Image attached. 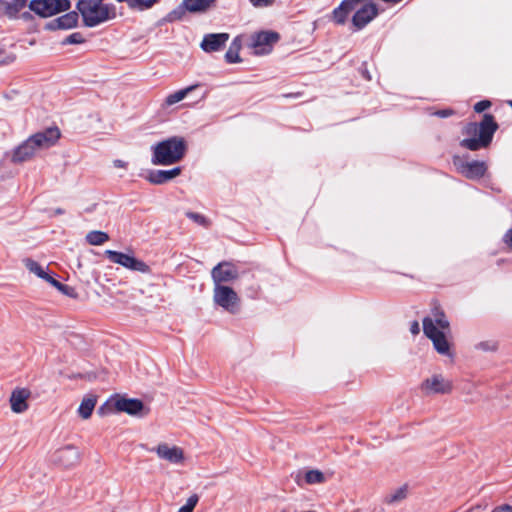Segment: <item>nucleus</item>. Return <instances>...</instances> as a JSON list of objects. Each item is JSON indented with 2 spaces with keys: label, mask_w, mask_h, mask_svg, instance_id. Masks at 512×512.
<instances>
[{
  "label": "nucleus",
  "mask_w": 512,
  "mask_h": 512,
  "mask_svg": "<svg viewBox=\"0 0 512 512\" xmlns=\"http://www.w3.org/2000/svg\"><path fill=\"white\" fill-rule=\"evenodd\" d=\"M102 0H79L77 9L86 26L94 27L110 18L109 9L101 4Z\"/></svg>",
  "instance_id": "obj_4"
},
{
  "label": "nucleus",
  "mask_w": 512,
  "mask_h": 512,
  "mask_svg": "<svg viewBox=\"0 0 512 512\" xmlns=\"http://www.w3.org/2000/svg\"><path fill=\"white\" fill-rule=\"evenodd\" d=\"M186 216L203 227H208L210 225V221L199 213L189 211L186 212Z\"/></svg>",
  "instance_id": "obj_34"
},
{
  "label": "nucleus",
  "mask_w": 512,
  "mask_h": 512,
  "mask_svg": "<svg viewBox=\"0 0 512 512\" xmlns=\"http://www.w3.org/2000/svg\"><path fill=\"white\" fill-rule=\"evenodd\" d=\"M408 494V487L406 485L397 488L386 498V502L389 504L397 503L404 500Z\"/></svg>",
  "instance_id": "obj_32"
},
{
  "label": "nucleus",
  "mask_w": 512,
  "mask_h": 512,
  "mask_svg": "<svg viewBox=\"0 0 512 512\" xmlns=\"http://www.w3.org/2000/svg\"><path fill=\"white\" fill-rule=\"evenodd\" d=\"M113 165L116 167V168H126L127 167V163L123 160H120V159H116L113 161Z\"/></svg>",
  "instance_id": "obj_48"
},
{
  "label": "nucleus",
  "mask_w": 512,
  "mask_h": 512,
  "mask_svg": "<svg viewBox=\"0 0 512 512\" xmlns=\"http://www.w3.org/2000/svg\"><path fill=\"white\" fill-rule=\"evenodd\" d=\"M186 152L187 142L184 138L170 137L153 147L152 163L155 165H172L179 162Z\"/></svg>",
  "instance_id": "obj_2"
},
{
  "label": "nucleus",
  "mask_w": 512,
  "mask_h": 512,
  "mask_svg": "<svg viewBox=\"0 0 512 512\" xmlns=\"http://www.w3.org/2000/svg\"><path fill=\"white\" fill-rule=\"evenodd\" d=\"M216 0H183V7L191 13H204L214 7Z\"/></svg>",
  "instance_id": "obj_23"
},
{
  "label": "nucleus",
  "mask_w": 512,
  "mask_h": 512,
  "mask_svg": "<svg viewBox=\"0 0 512 512\" xmlns=\"http://www.w3.org/2000/svg\"><path fill=\"white\" fill-rule=\"evenodd\" d=\"M229 39L228 33L207 34L201 42V48L205 52L219 51Z\"/></svg>",
  "instance_id": "obj_19"
},
{
  "label": "nucleus",
  "mask_w": 512,
  "mask_h": 512,
  "mask_svg": "<svg viewBox=\"0 0 512 512\" xmlns=\"http://www.w3.org/2000/svg\"><path fill=\"white\" fill-rule=\"evenodd\" d=\"M362 3L363 5L360 8L356 9L352 17V24L355 27V30L363 29L379 14L377 4L369 0L364 1Z\"/></svg>",
  "instance_id": "obj_14"
},
{
  "label": "nucleus",
  "mask_w": 512,
  "mask_h": 512,
  "mask_svg": "<svg viewBox=\"0 0 512 512\" xmlns=\"http://www.w3.org/2000/svg\"><path fill=\"white\" fill-rule=\"evenodd\" d=\"M83 42H84V38H83L82 34L79 32L70 34L65 40V43H68V44H81Z\"/></svg>",
  "instance_id": "obj_38"
},
{
  "label": "nucleus",
  "mask_w": 512,
  "mask_h": 512,
  "mask_svg": "<svg viewBox=\"0 0 512 512\" xmlns=\"http://www.w3.org/2000/svg\"><path fill=\"white\" fill-rule=\"evenodd\" d=\"M27 5V0H0V14L16 19L19 12Z\"/></svg>",
  "instance_id": "obj_22"
},
{
  "label": "nucleus",
  "mask_w": 512,
  "mask_h": 512,
  "mask_svg": "<svg viewBox=\"0 0 512 512\" xmlns=\"http://www.w3.org/2000/svg\"><path fill=\"white\" fill-rule=\"evenodd\" d=\"M499 125L492 114H484L480 122H469L462 134L466 138L460 141V146L470 151L486 149L490 146Z\"/></svg>",
  "instance_id": "obj_1"
},
{
  "label": "nucleus",
  "mask_w": 512,
  "mask_h": 512,
  "mask_svg": "<svg viewBox=\"0 0 512 512\" xmlns=\"http://www.w3.org/2000/svg\"><path fill=\"white\" fill-rule=\"evenodd\" d=\"M433 315H434V324L435 326L441 328V331H449L450 324L447 320L445 313L440 308L433 309Z\"/></svg>",
  "instance_id": "obj_30"
},
{
  "label": "nucleus",
  "mask_w": 512,
  "mask_h": 512,
  "mask_svg": "<svg viewBox=\"0 0 512 512\" xmlns=\"http://www.w3.org/2000/svg\"><path fill=\"white\" fill-rule=\"evenodd\" d=\"M214 285L233 282L239 277L238 267L231 261H222L211 270Z\"/></svg>",
  "instance_id": "obj_12"
},
{
  "label": "nucleus",
  "mask_w": 512,
  "mask_h": 512,
  "mask_svg": "<svg viewBox=\"0 0 512 512\" xmlns=\"http://www.w3.org/2000/svg\"><path fill=\"white\" fill-rule=\"evenodd\" d=\"M185 11L187 10L183 7V5H181L177 9H174L168 13L167 20L169 22L181 20L185 14Z\"/></svg>",
  "instance_id": "obj_36"
},
{
  "label": "nucleus",
  "mask_w": 512,
  "mask_h": 512,
  "mask_svg": "<svg viewBox=\"0 0 512 512\" xmlns=\"http://www.w3.org/2000/svg\"><path fill=\"white\" fill-rule=\"evenodd\" d=\"M444 381V379L442 378V376L440 375H435L433 376L432 378L430 379H426L425 383L424 384H433V385H436V384H442Z\"/></svg>",
  "instance_id": "obj_44"
},
{
  "label": "nucleus",
  "mask_w": 512,
  "mask_h": 512,
  "mask_svg": "<svg viewBox=\"0 0 512 512\" xmlns=\"http://www.w3.org/2000/svg\"><path fill=\"white\" fill-rule=\"evenodd\" d=\"M199 500L198 495L193 494L191 495L187 501L186 504L179 508L178 512H193L195 506L197 505Z\"/></svg>",
  "instance_id": "obj_35"
},
{
  "label": "nucleus",
  "mask_w": 512,
  "mask_h": 512,
  "mask_svg": "<svg viewBox=\"0 0 512 512\" xmlns=\"http://www.w3.org/2000/svg\"><path fill=\"white\" fill-rule=\"evenodd\" d=\"M410 332L413 334V335H418L419 332H420V326H419V323L418 321H413L410 325Z\"/></svg>",
  "instance_id": "obj_46"
},
{
  "label": "nucleus",
  "mask_w": 512,
  "mask_h": 512,
  "mask_svg": "<svg viewBox=\"0 0 512 512\" xmlns=\"http://www.w3.org/2000/svg\"><path fill=\"white\" fill-rule=\"evenodd\" d=\"M181 171L180 167L171 170H153L149 172L147 180L154 185L164 184L179 176Z\"/></svg>",
  "instance_id": "obj_21"
},
{
  "label": "nucleus",
  "mask_w": 512,
  "mask_h": 512,
  "mask_svg": "<svg viewBox=\"0 0 512 512\" xmlns=\"http://www.w3.org/2000/svg\"><path fill=\"white\" fill-rule=\"evenodd\" d=\"M109 240V235L106 232L93 230L87 233L86 241L93 246H99Z\"/></svg>",
  "instance_id": "obj_28"
},
{
  "label": "nucleus",
  "mask_w": 512,
  "mask_h": 512,
  "mask_svg": "<svg viewBox=\"0 0 512 512\" xmlns=\"http://www.w3.org/2000/svg\"><path fill=\"white\" fill-rule=\"evenodd\" d=\"M58 291H60L62 294L66 295L68 297H71V298H76L78 296L74 287L63 284V283H61Z\"/></svg>",
  "instance_id": "obj_37"
},
{
  "label": "nucleus",
  "mask_w": 512,
  "mask_h": 512,
  "mask_svg": "<svg viewBox=\"0 0 512 512\" xmlns=\"http://www.w3.org/2000/svg\"><path fill=\"white\" fill-rule=\"evenodd\" d=\"M423 332L432 341L435 350L439 354L452 356L450 343L445 335V331L439 330L432 318L425 317L423 319Z\"/></svg>",
  "instance_id": "obj_6"
},
{
  "label": "nucleus",
  "mask_w": 512,
  "mask_h": 512,
  "mask_svg": "<svg viewBox=\"0 0 512 512\" xmlns=\"http://www.w3.org/2000/svg\"><path fill=\"white\" fill-rule=\"evenodd\" d=\"M200 85L199 84H194V85H191V86H188L184 89H181V90H178L174 93H171L169 94L165 100H164V104L163 106L165 107H169V106H172L178 102H180L181 100H183L191 91L195 90L196 88H198Z\"/></svg>",
  "instance_id": "obj_24"
},
{
  "label": "nucleus",
  "mask_w": 512,
  "mask_h": 512,
  "mask_svg": "<svg viewBox=\"0 0 512 512\" xmlns=\"http://www.w3.org/2000/svg\"><path fill=\"white\" fill-rule=\"evenodd\" d=\"M29 9L41 18L52 17L71 8L69 0H31Z\"/></svg>",
  "instance_id": "obj_5"
},
{
  "label": "nucleus",
  "mask_w": 512,
  "mask_h": 512,
  "mask_svg": "<svg viewBox=\"0 0 512 512\" xmlns=\"http://www.w3.org/2000/svg\"><path fill=\"white\" fill-rule=\"evenodd\" d=\"M42 279L45 280L46 282H48L49 284H51L57 290L59 289V287L61 285L60 281L56 280L55 278L50 276L48 273H47V276L44 275V277Z\"/></svg>",
  "instance_id": "obj_43"
},
{
  "label": "nucleus",
  "mask_w": 512,
  "mask_h": 512,
  "mask_svg": "<svg viewBox=\"0 0 512 512\" xmlns=\"http://www.w3.org/2000/svg\"><path fill=\"white\" fill-rule=\"evenodd\" d=\"M213 301L224 310L234 314L239 309L240 298L229 286L214 285Z\"/></svg>",
  "instance_id": "obj_7"
},
{
  "label": "nucleus",
  "mask_w": 512,
  "mask_h": 512,
  "mask_svg": "<svg viewBox=\"0 0 512 512\" xmlns=\"http://www.w3.org/2000/svg\"><path fill=\"white\" fill-rule=\"evenodd\" d=\"M151 451L155 452L160 460L173 465H182L185 462L184 450L177 445L160 442Z\"/></svg>",
  "instance_id": "obj_11"
},
{
  "label": "nucleus",
  "mask_w": 512,
  "mask_h": 512,
  "mask_svg": "<svg viewBox=\"0 0 512 512\" xmlns=\"http://www.w3.org/2000/svg\"><path fill=\"white\" fill-rule=\"evenodd\" d=\"M364 2L363 0H343L340 5L333 10L332 17L335 23L344 24L348 18V15L357 8L359 4Z\"/></svg>",
  "instance_id": "obj_20"
},
{
  "label": "nucleus",
  "mask_w": 512,
  "mask_h": 512,
  "mask_svg": "<svg viewBox=\"0 0 512 512\" xmlns=\"http://www.w3.org/2000/svg\"><path fill=\"white\" fill-rule=\"evenodd\" d=\"M423 394L430 396L433 394H448L451 392V386H423Z\"/></svg>",
  "instance_id": "obj_33"
},
{
  "label": "nucleus",
  "mask_w": 512,
  "mask_h": 512,
  "mask_svg": "<svg viewBox=\"0 0 512 512\" xmlns=\"http://www.w3.org/2000/svg\"><path fill=\"white\" fill-rule=\"evenodd\" d=\"M78 13L70 11L58 18H55L45 25V29L49 31L67 30L76 27L78 23Z\"/></svg>",
  "instance_id": "obj_17"
},
{
  "label": "nucleus",
  "mask_w": 512,
  "mask_h": 512,
  "mask_svg": "<svg viewBox=\"0 0 512 512\" xmlns=\"http://www.w3.org/2000/svg\"><path fill=\"white\" fill-rule=\"evenodd\" d=\"M32 392L26 386H16L10 393L9 405L14 414H23L29 409Z\"/></svg>",
  "instance_id": "obj_13"
},
{
  "label": "nucleus",
  "mask_w": 512,
  "mask_h": 512,
  "mask_svg": "<svg viewBox=\"0 0 512 512\" xmlns=\"http://www.w3.org/2000/svg\"><path fill=\"white\" fill-rule=\"evenodd\" d=\"M105 408L112 413H126L138 418H143L150 413V408L141 400L119 394L111 397L106 402Z\"/></svg>",
  "instance_id": "obj_3"
},
{
  "label": "nucleus",
  "mask_w": 512,
  "mask_h": 512,
  "mask_svg": "<svg viewBox=\"0 0 512 512\" xmlns=\"http://www.w3.org/2000/svg\"><path fill=\"white\" fill-rule=\"evenodd\" d=\"M300 95H301V93L297 92V93H294V94H284L283 96L285 98H290V97H295L296 98V97H299Z\"/></svg>",
  "instance_id": "obj_50"
},
{
  "label": "nucleus",
  "mask_w": 512,
  "mask_h": 512,
  "mask_svg": "<svg viewBox=\"0 0 512 512\" xmlns=\"http://www.w3.org/2000/svg\"><path fill=\"white\" fill-rule=\"evenodd\" d=\"M24 266L29 270V272L37 275L39 278H43L44 275L47 276V272L43 269V267L31 258L23 259Z\"/></svg>",
  "instance_id": "obj_31"
},
{
  "label": "nucleus",
  "mask_w": 512,
  "mask_h": 512,
  "mask_svg": "<svg viewBox=\"0 0 512 512\" xmlns=\"http://www.w3.org/2000/svg\"><path fill=\"white\" fill-rule=\"evenodd\" d=\"M508 104L512 107V100H509Z\"/></svg>",
  "instance_id": "obj_52"
},
{
  "label": "nucleus",
  "mask_w": 512,
  "mask_h": 512,
  "mask_svg": "<svg viewBox=\"0 0 512 512\" xmlns=\"http://www.w3.org/2000/svg\"><path fill=\"white\" fill-rule=\"evenodd\" d=\"M37 148L33 141L28 137L24 142L17 146L12 153L11 161L13 163H23L31 160L37 153Z\"/></svg>",
  "instance_id": "obj_18"
},
{
  "label": "nucleus",
  "mask_w": 512,
  "mask_h": 512,
  "mask_svg": "<svg viewBox=\"0 0 512 512\" xmlns=\"http://www.w3.org/2000/svg\"><path fill=\"white\" fill-rule=\"evenodd\" d=\"M96 398L94 396L84 397L79 408L78 413L83 419H88L95 408Z\"/></svg>",
  "instance_id": "obj_25"
},
{
  "label": "nucleus",
  "mask_w": 512,
  "mask_h": 512,
  "mask_svg": "<svg viewBox=\"0 0 512 512\" xmlns=\"http://www.w3.org/2000/svg\"><path fill=\"white\" fill-rule=\"evenodd\" d=\"M304 479L307 484L314 485L326 482L327 477L322 471L318 469H311L305 472Z\"/></svg>",
  "instance_id": "obj_29"
},
{
  "label": "nucleus",
  "mask_w": 512,
  "mask_h": 512,
  "mask_svg": "<svg viewBox=\"0 0 512 512\" xmlns=\"http://www.w3.org/2000/svg\"><path fill=\"white\" fill-rule=\"evenodd\" d=\"M81 379L85 380V381H90V382L98 380L94 373H89L85 377H81Z\"/></svg>",
  "instance_id": "obj_49"
},
{
  "label": "nucleus",
  "mask_w": 512,
  "mask_h": 512,
  "mask_svg": "<svg viewBox=\"0 0 512 512\" xmlns=\"http://www.w3.org/2000/svg\"><path fill=\"white\" fill-rule=\"evenodd\" d=\"M279 38L280 36L277 32L261 31L251 36L249 47L255 55L269 54Z\"/></svg>",
  "instance_id": "obj_9"
},
{
  "label": "nucleus",
  "mask_w": 512,
  "mask_h": 512,
  "mask_svg": "<svg viewBox=\"0 0 512 512\" xmlns=\"http://www.w3.org/2000/svg\"><path fill=\"white\" fill-rule=\"evenodd\" d=\"M453 165L461 175L470 180H478L487 172V164L484 161H466L458 155L453 157Z\"/></svg>",
  "instance_id": "obj_8"
},
{
  "label": "nucleus",
  "mask_w": 512,
  "mask_h": 512,
  "mask_svg": "<svg viewBox=\"0 0 512 512\" xmlns=\"http://www.w3.org/2000/svg\"><path fill=\"white\" fill-rule=\"evenodd\" d=\"M455 112L453 109L451 108H447V109H441V110H438L434 113V115L440 117V118H447V117H450L452 115H454Z\"/></svg>",
  "instance_id": "obj_40"
},
{
  "label": "nucleus",
  "mask_w": 512,
  "mask_h": 512,
  "mask_svg": "<svg viewBox=\"0 0 512 512\" xmlns=\"http://www.w3.org/2000/svg\"><path fill=\"white\" fill-rule=\"evenodd\" d=\"M463 394L467 396L466 401L474 402L478 399V395H475L470 388L464 391Z\"/></svg>",
  "instance_id": "obj_45"
},
{
  "label": "nucleus",
  "mask_w": 512,
  "mask_h": 512,
  "mask_svg": "<svg viewBox=\"0 0 512 512\" xmlns=\"http://www.w3.org/2000/svg\"><path fill=\"white\" fill-rule=\"evenodd\" d=\"M491 102L489 100H481L474 105V111L481 113L486 109L490 108Z\"/></svg>",
  "instance_id": "obj_39"
},
{
  "label": "nucleus",
  "mask_w": 512,
  "mask_h": 512,
  "mask_svg": "<svg viewBox=\"0 0 512 512\" xmlns=\"http://www.w3.org/2000/svg\"><path fill=\"white\" fill-rule=\"evenodd\" d=\"M79 459L80 453L73 445L61 447L54 453V461L65 468L74 466L78 463Z\"/></svg>",
  "instance_id": "obj_16"
},
{
  "label": "nucleus",
  "mask_w": 512,
  "mask_h": 512,
  "mask_svg": "<svg viewBox=\"0 0 512 512\" xmlns=\"http://www.w3.org/2000/svg\"><path fill=\"white\" fill-rule=\"evenodd\" d=\"M119 3H126L131 9L147 10L152 8L160 0H116Z\"/></svg>",
  "instance_id": "obj_26"
},
{
  "label": "nucleus",
  "mask_w": 512,
  "mask_h": 512,
  "mask_svg": "<svg viewBox=\"0 0 512 512\" xmlns=\"http://www.w3.org/2000/svg\"><path fill=\"white\" fill-rule=\"evenodd\" d=\"M104 254L112 263L119 264L129 270L141 273L150 272V267L144 261L137 259L132 255L114 250H106Z\"/></svg>",
  "instance_id": "obj_10"
},
{
  "label": "nucleus",
  "mask_w": 512,
  "mask_h": 512,
  "mask_svg": "<svg viewBox=\"0 0 512 512\" xmlns=\"http://www.w3.org/2000/svg\"><path fill=\"white\" fill-rule=\"evenodd\" d=\"M485 345H486L485 343H481V346H482L484 349H487V347H486Z\"/></svg>",
  "instance_id": "obj_51"
},
{
  "label": "nucleus",
  "mask_w": 512,
  "mask_h": 512,
  "mask_svg": "<svg viewBox=\"0 0 512 512\" xmlns=\"http://www.w3.org/2000/svg\"><path fill=\"white\" fill-rule=\"evenodd\" d=\"M275 2V0H250V3L254 7H265L270 6Z\"/></svg>",
  "instance_id": "obj_41"
},
{
  "label": "nucleus",
  "mask_w": 512,
  "mask_h": 512,
  "mask_svg": "<svg viewBox=\"0 0 512 512\" xmlns=\"http://www.w3.org/2000/svg\"><path fill=\"white\" fill-rule=\"evenodd\" d=\"M490 512H512V505L500 504L495 506Z\"/></svg>",
  "instance_id": "obj_42"
},
{
  "label": "nucleus",
  "mask_w": 512,
  "mask_h": 512,
  "mask_svg": "<svg viewBox=\"0 0 512 512\" xmlns=\"http://www.w3.org/2000/svg\"><path fill=\"white\" fill-rule=\"evenodd\" d=\"M240 48V40L238 38H235L225 54V59L228 63H238L241 61V58L239 56Z\"/></svg>",
  "instance_id": "obj_27"
},
{
  "label": "nucleus",
  "mask_w": 512,
  "mask_h": 512,
  "mask_svg": "<svg viewBox=\"0 0 512 512\" xmlns=\"http://www.w3.org/2000/svg\"><path fill=\"white\" fill-rule=\"evenodd\" d=\"M505 243L512 249V228L509 229L504 236Z\"/></svg>",
  "instance_id": "obj_47"
},
{
  "label": "nucleus",
  "mask_w": 512,
  "mask_h": 512,
  "mask_svg": "<svg viewBox=\"0 0 512 512\" xmlns=\"http://www.w3.org/2000/svg\"><path fill=\"white\" fill-rule=\"evenodd\" d=\"M61 137V131L57 126L48 127L43 131L30 136L37 150L49 149L54 146Z\"/></svg>",
  "instance_id": "obj_15"
}]
</instances>
